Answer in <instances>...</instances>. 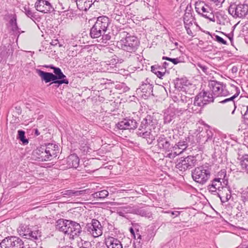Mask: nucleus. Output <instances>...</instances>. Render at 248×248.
<instances>
[{
  "label": "nucleus",
  "instance_id": "obj_1",
  "mask_svg": "<svg viewBox=\"0 0 248 248\" xmlns=\"http://www.w3.org/2000/svg\"><path fill=\"white\" fill-rule=\"evenodd\" d=\"M140 42L138 38L126 33L125 38H123L119 42L122 50L126 51L125 58L132 61H139L140 56L136 53Z\"/></svg>",
  "mask_w": 248,
  "mask_h": 248
},
{
  "label": "nucleus",
  "instance_id": "obj_2",
  "mask_svg": "<svg viewBox=\"0 0 248 248\" xmlns=\"http://www.w3.org/2000/svg\"><path fill=\"white\" fill-rule=\"evenodd\" d=\"M57 69H55L54 74L50 72L43 71L40 69H36V73L40 77L42 81L46 83H48L52 81L53 83L58 84L61 85L62 84H68L69 83L68 79L64 74H58Z\"/></svg>",
  "mask_w": 248,
  "mask_h": 248
},
{
  "label": "nucleus",
  "instance_id": "obj_3",
  "mask_svg": "<svg viewBox=\"0 0 248 248\" xmlns=\"http://www.w3.org/2000/svg\"><path fill=\"white\" fill-rule=\"evenodd\" d=\"M211 174V168L208 164L196 167L191 172L193 180L201 185H204L208 181Z\"/></svg>",
  "mask_w": 248,
  "mask_h": 248
},
{
  "label": "nucleus",
  "instance_id": "obj_4",
  "mask_svg": "<svg viewBox=\"0 0 248 248\" xmlns=\"http://www.w3.org/2000/svg\"><path fill=\"white\" fill-rule=\"evenodd\" d=\"M228 12L235 18L245 17L248 14V1H245L243 3H231L228 8Z\"/></svg>",
  "mask_w": 248,
  "mask_h": 248
},
{
  "label": "nucleus",
  "instance_id": "obj_5",
  "mask_svg": "<svg viewBox=\"0 0 248 248\" xmlns=\"http://www.w3.org/2000/svg\"><path fill=\"white\" fill-rule=\"evenodd\" d=\"M197 161L196 157L191 155L178 159L175 165L176 171L179 173L183 174L186 170L194 167L197 164Z\"/></svg>",
  "mask_w": 248,
  "mask_h": 248
},
{
  "label": "nucleus",
  "instance_id": "obj_6",
  "mask_svg": "<svg viewBox=\"0 0 248 248\" xmlns=\"http://www.w3.org/2000/svg\"><path fill=\"white\" fill-rule=\"evenodd\" d=\"M215 97L210 91H202L199 93L195 97L193 105L195 107L201 108L206 104L213 102ZM200 110L201 109H199Z\"/></svg>",
  "mask_w": 248,
  "mask_h": 248
},
{
  "label": "nucleus",
  "instance_id": "obj_7",
  "mask_svg": "<svg viewBox=\"0 0 248 248\" xmlns=\"http://www.w3.org/2000/svg\"><path fill=\"white\" fill-rule=\"evenodd\" d=\"M208 86L215 98L226 96L230 94L229 92L226 89V85L222 82L212 80L209 83Z\"/></svg>",
  "mask_w": 248,
  "mask_h": 248
},
{
  "label": "nucleus",
  "instance_id": "obj_8",
  "mask_svg": "<svg viewBox=\"0 0 248 248\" xmlns=\"http://www.w3.org/2000/svg\"><path fill=\"white\" fill-rule=\"evenodd\" d=\"M195 10L199 15L210 21H215L213 9L208 5L205 4L203 1L196 3Z\"/></svg>",
  "mask_w": 248,
  "mask_h": 248
},
{
  "label": "nucleus",
  "instance_id": "obj_9",
  "mask_svg": "<svg viewBox=\"0 0 248 248\" xmlns=\"http://www.w3.org/2000/svg\"><path fill=\"white\" fill-rule=\"evenodd\" d=\"M84 229L94 237H98L103 233L102 226L96 219H92L91 222L87 223Z\"/></svg>",
  "mask_w": 248,
  "mask_h": 248
},
{
  "label": "nucleus",
  "instance_id": "obj_10",
  "mask_svg": "<svg viewBox=\"0 0 248 248\" xmlns=\"http://www.w3.org/2000/svg\"><path fill=\"white\" fill-rule=\"evenodd\" d=\"M17 232L20 236L30 240H38L40 237L38 231H33L31 226L26 224H21L17 229Z\"/></svg>",
  "mask_w": 248,
  "mask_h": 248
},
{
  "label": "nucleus",
  "instance_id": "obj_11",
  "mask_svg": "<svg viewBox=\"0 0 248 248\" xmlns=\"http://www.w3.org/2000/svg\"><path fill=\"white\" fill-rule=\"evenodd\" d=\"M132 227L129 228V231L132 234V235L134 237V238L136 239V236H137V243H139V245L137 247H142V245L143 244V242L141 243V245H140L141 243L140 241H144L146 242H148L150 240L151 238L152 237V235L149 236L148 234L146 235L144 233L140 234V230L141 228L140 226L136 223H132Z\"/></svg>",
  "mask_w": 248,
  "mask_h": 248
},
{
  "label": "nucleus",
  "instance_id": "obj_12",
  "mask_svg": "<svg viewBox=\"0 0 248 248\" xmlns=\"http://www.w3.org/2000/svg\"><path fill=\"white\" fill-rule=\"evenodd\" d=\"M24 243L19 237L16 236L8 237L4 239L0 243L1 248H12L16 247L24 248Z\"/></svg>",
  "mask_w": 248,
  "mask_h": 248
},
{
  "label": "nucleus",
  "instance_id": "obj_13",
  "mask_svg": "<svg viewBox=\"0 0 248 248\" xmlns=\"http://www.w3.org/2000/svg\"><path fill=\"white\" fill-rule=\"evenodd\" d=\"M125 17L124 11L121 6L116 7L110 15L111 19L123 25L127 22Z\"/></svg>",
  "mask_w": 248,
  "mask_h": 248
},
{
  "label": "nucleus",
  "instance_id": "obj_14",
  "mask_svg": "<svg viewBox=\"0 0 248 248\" xmlns=\"http://www.w3.org/2000/svg\"><path fill=\"white\" fill-rule=\"evenodd\" d=\"M157 120L154 115H148L143 119L140 125V130L144 129H149L151 131L152 129H154L155 125L157 124Z\"/></svg>",
  "mask_w": 248,
  "mask_h": 248
},
{
  "label": "nucleus",
  "instance_id": "obj_15",
  "mask_svg": "<svg viewBox=\"0 0 248 248\" xmlns=\"http://www.w3.org/2000/svg\"><path fill=\"white\" fill-rule=\"evenodd\" d=\"M35 7L38 11L44 13H50L54 10L52 5L46 0H37Z\"/></svg>",
  "mask_w": 248,
  "mask_h": 248
},
{
  "label": "nucleus",
  "instance_id": "obj_16",
  "mask_svg": "<svg viewBox=\"0 0 248 248\" xmlns=\"http://www.w3.org/2000/svg\"><path fill=\"white\" fill-rule=\"evenodd\" d=\"M72 220L61 218L58 219L55 225L56 229L69 235V231Z\"/></svg>",
  "mask_w": 248,
  "mask_h": 248
},
{
  "label": "nucleus",
  "instance_id": "obj_17",
  "mask_svg": "<svg viewBox=\"0 0 248 248\" xmlns=\"http://www.w3.org/2000/svg\"><path fill=\"white\" fill-rule=\"evenodd\" d=\"M158 148L162 151L169 152L173 151V146L168 139L164 135H160L157 140Z\"/></svg>",
  "mask_w": 248,
  "mask_h": 248
},
{
  "label": "nucleus",
  "instance_id": "obj_18",
  "mask_svg": "<svg viewBox=\"0 0 248 248\" xmlns=\"http://www.w3.org/2000/svg\"><path fill=\"white\" fill-rule=\"evenodd\" d=\"M187 140V139L186 138L185 140L179 141L177 144L173 146V153H169L168 154L169 157H171V156H172V157H175L176 155L183 153V151L188 147Z\"/></svg>",
  "mask_w": 248,
  "mask_h": 248
},
{
  "label": "nucleus",
  "instance_id": "obj_19",
  "mask_svg": "<svg viewBox=\"0 0 248 248\" xmlns=\"http://www.w3.org/2000/svg\"><path fill=\"white\" fill-rule=\"evenodd\" d=\"M116 126L119 129H134L138 126V123L134 119H124L118 123Z\"/></svg>",
  "mask_w": 248,
  "mask_h": 248
},
{
  "label": "nucleus",
  "instance_id": "obj_20",
  "mask_svg": "<svg viewBox=\"0 0 248 248\" xmlns=\"http://www.w3.org/2000/svg\"><path fill=\"white\" fill-rule=\"evenodd\" d=\"M223 187H222L221 190L217 192V195L220 199L222 202H225L228 201L232 197V190L230 186L227 185H224Z\"/></svg>",
  "mask_w": 248,
  "mask_h": 248
},
{
  "label": "nucleus",
  "instance_id": "obj_21",
  "mask_svg": "<svg viewBox=\"0 0 248 248\" xmlns=\"http://www.w3.org/2000/svg\"><path fill=\"white\" fill-rule=\"evenodd\" d=\"M207 128L204 130L202 131L199 134V138L200 139V142L205 143L206 142L212 141L214 143L213 140V132L210 129V126L206 125Z\"/></svg>",
  "mask_w": 248,
  "mask_h": 248
},
{
  "label": "nucleus",
  "instance_id": "obj_22",
  "mask_svg": "<svg viewBox=\"0 0 248 248\" xmlns=\"http://www.w3.org/2000/svg\"><path fill=\"white\" fill-rule=\"evenodd\" d=\"M211 182V184L208 186L207 189L212 194L216 195L217 192L220 191L223 187V182L221 181L220 178H215Z\"/></svg>",
  "mask_w": 248,
  "mask_h": 248
},
{
  "label": "nucleus",
  "instance_id": "obj_23",
  "mask_svg": "<svg viewBox=\"0 0 248 248\" xmlns=\"http://www.w3.org/2000/svg\"><path fill=\"white\" fill-rule=\"evenodd\" d=\"M231 87L235 91L236 93L232 96L228 98H226L222 101H219V103L222 104H225L228 102L230 103V107L233 108V110L232 112V114H233L236 108L235 102L234 101V99L239 95L240 91L238 87L233 85H231Z\"/></svg>",
  "mask_w": 248,
  "mask_h": 248
},
{
  "label": "nucleus",
  "instance_id": "obj_24",
  "mask_svg": "<svg viewBox=\"0 0 248 248\" xmlns=\"http://www.w3.org/2000/svg\"><path fill=\"white\" fill-rule=\"evenodd\" d=\"M193 12V11L191 5H187L183 16L184 25H193V24L195 20V17L192 14Z\"/></svg>",
  "mask_w": 248,
  "mask_h": 248
},
{
  "label": "nucleus",
  "instance_id": "obj_25",
  "mask_svg": "<svg viewBox=\"0 0 248 248\" xmlns=\"http://www.w3.org/2000/svg\"><path fill=\"white\" fill-rule=\"evenodd\" d=\"M138 92L140 91L142 96L147 97L150 95L154 96L153 94V85L147 81L146 82H143L140 87L137 89Z\"/></svg>",
  "mask_w": 248,
  "mask_h": 248
},
{
  "label": "nucleus",
  "instance_id": "obj_26",
  "mask_svg": "<svg viewBox=\"0 0 248 248\" xmlns=\"http://www.w3.org/2000/svg\"><path fill=\"white\" fill-rule=\"evenodd\" d=\"M110 23L109 19L108 16H102L97 18L94 24L106 32Z\"/></svg>",
  "mask_w": 248,
  "mask_h": 248
},
{
  "label": "nucleus",
  "instance_id": "obj_27",
  "mask_svg": "<svg viewBox=\"0 0 248 248\" xmlns=\"http://www.w3.org/2000/svg\"><path fill=\"white\" fill-rule=\"evenodd\" d=\"M137 135L139 137H142L146 139L147 142L149 144L153 143V141L155 140V137L152 133V131L146 129H141L140 130V127L139 128L138 131L137 132Z\"/></svg>",
  "mask_w": 248,
  "mask_h": 248
},
{
  "label": "nucleus",
  "instance_id": "obj_28",
  "mask_svg": "<svg viewBox=\"0 0 248 248\" xmlns=\"http://www.w3.org/2000/svg\"><path fill=\"white\" fill-rule=\"evenodd\" d=\"M64 162H66L67 168H77L78 167L79 159L78 157L75 154L70 155L68 156Z\"/></svg>",
  "mask_w": 248,
  "mask_h": 248
},
{
  "label": "nucleus",
  "instance_id": "obj_29",
  "mask_svg": "<svg viewBox=\"0 0 248 248\" xmlns=\"http://www.w3.org/2000/svg\"><path fill=\"white\" fill-rule=\"evenodd\" d=\"M81 232L82 229L80 224L77 222L72 221L70 228V238H74L75 236H78Z\"/></svg>",
  "mask_w": 248,
  "mask_h": 248
},
{
  "label": "nucleus",
  "instance_id": "obj_30",
  "mask_svg": "<svg viewBox=\"0 0 248 248\" xmlns=\"http://www.w3.org/2000/svg\"><path fill=\"white\" fill-rule=\"evenodd\" d=\"M45 151L47 153L50 157H56L59 153V148L58 145L48 143L45 145Z\"/></svg>",
  "mask_w": 248,
  "mask_h": 248
},
{
  "label": "nucleus",
  "instance_id": "obj_31",
  "mask_svg": "<svg viewBox=\"0 0 248 248\" xmlns=\"http://www.w3.org/2000/svg\"><path fill=\"white\" fill-rule=\"evenodd\" d=\"M105 244L109 248H123V245L121 241L117 238L113 237H108L105 239Z\"/></svg>",
  "mask_w": 248,
  "mask_h": 248
},
{
  "label": "nucleus",
  "instance_id": "obj_32",
  "mask_svg": "<svg viewBox=\"0 0 248 248\" xmlns=\"http://www.w3.org/2000/svg\"><path fill=\"white\" fill-rule=\"evenodd\" d=\"M79 149L83 155L89 154L91 153L92 150L88 143V141L86 139L84 138L81 139L79 140Z\"/></svg>",
  "mask_w": 248,
  "mask_h": 248
},
{
  "label": "nucleus",
  "instance_id": "obj_33",
  "mask_svg": "<svg viewBox=\"0 0 248 248\" xmlns=\"http://www.w3.org/2000/svg\"><path fill=\"white\" fill-rule=\"evenodd\" d=\"M181 98V102L182 103H187V108L189 110L191 109L193 112H195L196 113H198L200 111L199 108L195 107L193 104L192 103V99L191 97L182 93Z\"/></svg>",
  "mask_w": 248,
  "mask_h": 248
},
{
  "label": "nucleus",
  "instance_id": "obj_34",
  "mask_svg": "<svg viewBox=\"0 0 248 248\" xmlns=\"http://www.w3.org/2000/svg\"><path fill=\"white\" fill-rule=\"evenodd\" d=\"M99 0H82L80 2H78V5L77 7L80 10L87 11L95 1H99Z\"/></svg>",
  "mask_w": 248,
  "mask_h": 248
},
{
  "label": "nucleus",
  "instance_id": "obj_35",
  "mask_svg": "<svg viewBox=\"0 0 248 248\" xmlns=\"http://www.w3.org/2000/svg\"><path fill=\"white\" fill-rule=\"evenodd\" d=\"M87 189L82 190H66L62 192V195L67 196L69 197L78 198L81 195H84L86 193Z\"/></svg>",
  "mask_w": 248,
  "mask_h": 248
},
{
  "label": "nucleus",
  "instance_id": "obj_36",
  "mask_svg": "<svg viewBox=\"0 0 248 248\" xmlns=\"http://www.w3.org/2000/svg\"><path fill=\"white\" fill-rule=\"evenodd\" d=\"M106 33L101 29L98 28L94 24L90 29V35L92 38H98Z\"/></svg>",
  "mask_w": 248,
  "mask_h": 248
},
{
  "label": "nucleus",
  "instance_id": "obj_37",
  "mask_svg": "<svg viewBox=\"0 0 248 248\" xmlns=\"http://www.w3.org/2000/svg\"><path fill=\"white\" fill-rule=\"evenodd\" d=\"M132 212L135 214L140 215L141 217H144L148 218H151L152 217V213L142 207L134 208L132 209Z\"/></svg>",
  "mask_w": 248,
  "mask_h": 248
},
{
  "label": "nucleus",
  "instance_id": "obj_38",
  "mask_svg": "<svg viewBox=\"0 0 248 248\" xmlns=\"http://www.w3.org/2000/svg\"><path fill=\"white\" fill-rule=\"evenodd\" d=\"M175 113L172 110H168L165 113L164 117V123L165 124H170L175 118Z\"/></svg>",
  "mask_w": 248,
  "mask_h": 248
},
{
  "label": "nucleus",
  "instance_id": "obj_39",
  "mask_svg": "<svg viewBox=\"0 0 248 248\" xmlns=\"http://www.w3.org/2000/svg\"><path fill=\"white\" fill-rule=\"evenodd\" d=\"M10 20L9 21L10 25L12 30L14 32H19V28L16 22V16L15 14L10 15Z\"/></svg>",
  "mask_w": 248,
  "mask_h": 248
},
{
  "label": "nucleus",
  "instance_id": "obj_40",
  "mask_svg": "<svg viewBox=\"0 0 248 248\" xmlns=\"http://www.w3.org/2000/svg\"><path fill=\"white\" fill-rule=\"evenodd\" d=\"M242 169L248 173V155L245 154L240 159Z\"/></svg>",
  "mask_w": 248,
  "mask_h": 248
},
{
  "label": "nucleus",
  "instance_id": "obj_41",
  "mask_svg": "<svg viewBox=\"0 0 248 248\" xmlns=\"http://www.w3.org/2000/svg\"><path fill=\"white\" fill-rule=\"evenodd\" d=\"M108 195V192L107 190H102L92 194V196L94 198L103 199Z\"/></svg>",
  "mask_w": 248,
  "mask_h": 248
},
{
  "label": "nucleus",
  "instance_id": "obj_42",
  "mask_svg": "<svg viewBox=\"0 0 248 248\" xmlns=\"http://www.w3.org/2000/svg\"><path fill=\"white\" fill-rule=\"evenodd\" d=\"M18 135L17 138L19 139L24 145H26L29 143L28 139L25 137V132L22 130H18Z\"/></svg>",
  "mask_w": 248,
  "mask_h": 248
},
{
  "label": "nucleus",
  "instance_id": "obj_43",
  "mask_svg": "<svg viewBox=\"0 0 248 248\" xmlns=\"http://www.w3.org/2000/svg\"><path fill=\"white\" fill-rule=\"evenodd\" d=\"M217 178H221V181L223 182L224 185L228 184V180L226 178V171L225 170H221L217 174Z\"/></svg>",
  "mask_w": 248,
  "mask_h": 248
},
{
  "label": "nucleus",
  "instance_id": "obj_44",
  "mask_svg": "<svg viewBox=\"0 0 248 248\" xmlns=\"http://www.w3.org/2000/svg\"><path fill=\"white\" fill-rule=\"evenodd\" d=\"M182 93L176 90L171 94V98L175 102L179 103L181 102V99H182Z\"/></svg>",
  "mask_w": 248,
  "mask_h": 248
},
{
  "label": "nucleus",
  "instance_id": "obj_45",
  "mask_svg": "<svg viewBox=\"0 0 248 248\" xmlns=\"http://www.w3.org/2000/svg\"><path fill=\"white\" fill-rule=\"evenodd\" d=\"M100 37L98 42L105 46L107 45L108 42L111 39V36L109 34L106 33L103 34Z\"/></svg>",
  "mask_w": 248,
  "mask_h": 248
},
{
  "label": "nucleus",
  "instance_id": "obj_46",
  "mask_svg": "<svg viewBox=\"0 0 248 248\" xmlns=\"http://www.w3.org/2000/svg\"><path fill=\"white\" fill-rule=\"evenodd\" d=\"M23 11L28 17L31 18L32 20L35 18V15L33 12H32L29 6H24L23 7Z\"/></svg>",
  "mask_w": 248,
  "mask_h": 248
},
{
  "label": "nucleus",
  "instance_id": "obj_47",
  "mask_svg": "<svg viewBox=\"0 0 248 248\" xmlns=\"http://www.w3.org/2000/svg\"><path fill=\"white\" fill-rule=\"evenodd\" d=\"M151 71L155 74L157 77L160 78H162L165 74L166 70H163L161 71H156V67L154 66H151Z\"/></svg>",
  "mask_w": 248,
  "mask_h": 248
},
{
  "label": "nucleus",
  "instance_id": "obj_48",
  "mask_svg": "<svg viewBox=\"0 0 248 248\" xmlns=\"http://www.w3.org/2000/svg\"><path fill=\"white\" fill-rule=\"evenodd\" d=\"M46 152V151H44V152L40 155L38 157L39 159H40L41 161H46L48 160H50V158L49 156H47L46 155H48V154H47Z\"/></svg>",
  "mask_w": 248,
  "mask_h": 248
},
{
  "label": "nucleus",
  "instance_id": "obj_49",
  "mask_svg": "<svg viewBox=\"0 0 248 248\" xmlns=\"http://www.w3.org/2000/svg\"><path fill=\"white\" fill-rule=\"evenodd\" d=\"M163 60H165L169 61L170 62H172L174 64H177L178 63L180 62V61L179 60V58H171L168 57L166 56H163L162 57Z\"/></svg>",
  "mask_w": 248,
  "mask_h": 248
},
{
  "label": "nucleus",
  "instance_id": "obj_50",
  "mask_svg": "<svg viewBox=\"0 0 248 248\" xmlns=\"http://www.w3.org/2000/svg\"><path fill=\"white\" fill-rule=\"evenodd\" d=\"M214 40L217 42L218 43L224 45H227V43L226 40L223 39L222 37H220L219 36L216 35L215 36V39Z\"/></svg>",
  "mask_w": 248,
  "mask_h": 248
},
{
  "label": "nucleus",
  "instance_id": "obj_51",
  "mask_svg": "<svg viewBox=\"0 0 248 248\" xmlns=\"http://www.w3.org/2000/svg\"><path fill=\"white\" fill-rule=\"evenodd\" d=\"M197 66L200 68L204 73L208 74L209 73L208 67L202 63H198Z\"/></svg>",
  "mask_w": 248,
  "mask_h": 248
},
{
  "label": "nucleus",
  "instance_id": "obj_52",
  "mask_svg": "<svg viewBox=\"0 0 248 248\" xmlns=\"http://www.w3.org/2000/svg\"><path fill=\"white\" fill-rule=\"evenodd\" d=\"M44 67H45L46 68H50L53 69V73H55V69H57L58 70H59L58 71H57L58 74L60 73L61 74H63V73L62 71V70L59 67H55L53 65H46L44 66Z\"/></svg>",
  "mask_w": 248,
  "mask_h": 248
},
{
  "label": "nucleus",
  "instance_id": "obj_53",
  "mask_svg": "<svg viewBox=\"0 0 248 248\" xmlns=\"http://www.w3.org/2000/svg\"><path fill=\"white\" fill-rule=\"evenodd\" d=\"M185 25V28L186 31V32L187 33L191 36H193V32L190 29V27L192 26V25Z\"/></svg>",
  "mask_w": 248,
  "mask_h": 248
},
{
  "label": "nucleus",
  "instance_id": "obj_54",
  "mask_svg": "<svg viewBox=\"0 0 248 248\" xmlns=\"http://www.w3.org/2000/svg\"><path fill=\"white\" fill-rule=\"evenodd\" d=\"M44 151H45V145H43L38 148L36 150V153L38 156H39L44 152Z\"/></svg>",
  "mask_w": 248,
  "mask_h": 248
},
{
  "label": "nucleus",
  "instance_id": "obj_55",
  "mask_svg": "<svg viewBox=\"0 0 248 248\" xmlns=\"http://www.w3.org/2000/svg\"><path fill=\"white\" fill-rule=\"evenodd\" d=\"M242 195L243 200L244 201H248V192L243 191Z\"/></svg>",
  "mask_w": 248,
  "mask_h": 248
},
{
  "label": "nucleus",
  "instance_id": "obj_56",
  "mask_svg": "<svg viewBox=\"0 0 248 248\" xmlns=\"http://www.w3.org/2000/svg\"><path fill=\"white\" fill-rule=\"evenodd\" d=\"M185 111V109L182 108H177L175 109L174 111H173V112L175 113V115H178V116L182 114Z\"/></svg>",
  "mask_w": 248,
  "mask_h": 248
},
{
  "label": "nucleus",
  "instance_id": "obj_57",
  "mask_svg": "<svg viewBox=\"0 0 248 248\" xmlns=\"http://www.w3.org/2000/svg\"><path fill=\"white\" fill-rule=\"evenodd\" d=\"M213 1L217 6L220 7L222 6V3L224 2L225 0H211Z\"/></svg>",
  "mask_w": 248,
  "mask_h": 248
},
{
  "label": "nucleus",
  "instance_id": "obj_58",
  "mask_svg": "<svg viewBox=\"0 0 248 248\" xmlns=\"http://www.w3.org/2000/svg\"><path fill=\"white\" fill-rule=\"evenodd\" d=\"M181 85H182V79H180L178 78L176 80V82L175 83V87L178 89L179 88H181Z\"/></svg>",
  "mask_w": 248,
  "mask_h": 248
},
{
  "label": "nucleus",
  "instance_id": "obj_59",
  "mask_svg": "<svg viewBox=\"0 0 248 248\" xmlns=\"http://www.w3.org/2000/svg\"><path fill=\"white\" fill-rule=\"evenodd\" d=\"M167 213H170L172 216H174L175 217H178L180 214V211H167L166 212Z\"/></svg>",
  "mask_w": 248,
  "mask_h": 248
},
{
  "label": "nucleus",
  "instance_id": "obj_60",
  "mask_svg": "<svg viewBox=\"0 0 248 248\" xmlns=\"http://www.w3.org/2000/svg\"><path fill=\"white\" fill-rule=\"evenodd\" d=\"M243 116L244 119V123L248 125V112H246Z\"/></svg>",
  "mask_w": 248,
  "mask_h": 248
},
{
  "label": "nucleus",
  "instance_id": "obj_61",
  "mask_svg": "<svg viewBox=\"0 0 248 248\" xmlns=\"http://www.w3.org/2000/svg\"><path fill=\"white\" fill-rule=\"evenodd\" d=\"M162 67L164 68V70H166L167 68L169 67V63L166 62H164Z\"/></svg>",
  "mask_w": 248,
  "mask_h": 248
},
{
  "label": "nucleus",
  "instance_id": "obj_62",
  "mask_svg": "<svg viewBox=\"0 0 248 248\" xmlns=\"http://www.w3.org/2000/svg\"><path fill=\"white\" fill-rule=\"evenodd\" d=\"M152 66L156 67V71H161V70H164V68L161 66H159L158 65H153Z\"/></svg>",
  "mask_w": 248,
  "mask_h": 248
},
{
  "label": "nucleus",
  "instance_id": "obj_63",
  "mask_svg": "<svg viewBox=\"0 0 248 248\" xmlns=\"http://www.w3.org/2000/svg\"><path fill=\"white\" fill-rule=\"evenodd\" d=\"M227 37H228V38L231 40H232L233 39V31H232L230 33H229L228 35H227Z\"/></svg>",
  "mask_w": 248,
  "mask_h": 248
},
{
  "label": "nucleus",
  "instance_id": "obj_64",
  "mask_svg": "<svg viewBox=\"0 0 248 248\" xmlns=\"http://www.w3.org/2000/svg\"><path fill=\"white\" fill-rule=\"evenodd\" d=\"M33 131H34V135L36 136H37L40 135V132H39L38 130L37 129H34Z\"/></svg>",
  "mask_w": 248,
  "mask_h": 248
}]
</instances>
